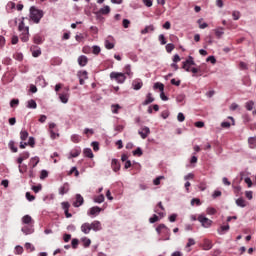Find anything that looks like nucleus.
Returning <instances> with one entry per match:
<instances>
[{"label": "nucleus", "mask_w": 256, "mask_h": 256, "mask_svg": "<svg viewBox=\"0 0 256 256\" xmlns=\"http://www.w3.org/2000/svg\"><path fill=\"white\" fill-rule=\"evenodd\" d=\"M156 232L158 235L162 236L159 241H170L171 240V229L167 227L165 224H160L156 227Z\"/></svg>", "instance_id": "1"}, {"label": "nucleus", "mask_w": 256, "mask_h": 256, "mask_svg": "<svg viewBox=\"0 0 256 256\" xmlns=\"http://www.w3.org/2000/svg\"><path fill=\"white\" fill-rule=\"evenodd\" d=\"M43 15V10H39L35 6L30 7V19L33 23H40L41 19H43Z\"/></svg>", "instance_id": "2"}, {"label": "nucleus", "mask_w": 256, "mask_h": 256, "mask_svg": "<svg viewBox=\"0 0 256 256\" xmlns=\"http://www.w3.org/2000/svg\"><path fill=\"white\" fill-rule=\"evenodd\" d=\"M197 221H199V223H201L202 227H204V229H209L211 228V225H213V220L205 217V214H200L197 218Z\"/></svg>", "instance_id": "3"}, {"label": "nucleus", "mask_w": 256, "mask_h": 256, "mask_svg": "<svg viewBox=\"0 0 256 256\" xmlns=\"http://www.w3.org/2000/svg\"><path fill=\"white\" fill-rule=\"evenodd\" d=\"M110 79H114L115 82H117L119 84H123V83H125L127 76H125V74L121 73V72H111Z\"/></svg>", "instance_id": "4"}, {"label": "nucleus", "mask_w": 256, "mask_h": 256, "mask_svg": "<svg viewBox=\"0 0 256 256\" xmlns=\"http://www.w3.org/2000/svg\"><path fill=\"white\" fill-rule=\"evenodd\" d=\"M192 65H195V60L193 59V56H189L188 59L183 62L182 69H185V71L189 72L191 71Z\"/></svg>", "instance_id": "5"}, {"label": "nucleus", "mask_w": 256, "mask_h": 256, "mask_svg": "<svg viewBox=\"0 0 256 256\" xmlns=\"http://www.w3.org/2000/svg\"><path fill=\"white\" fill-rule=\"evenodd\" d=\"M138 134L140 135L141 139H147V137H149V135H151V129H149V127H147V126H142L138 130Z\"/></svg>", "instance_id": "6"}, {"label": "nucleus", "mask_w": 256, "mask_h": 256, "mask_svg": "<svg viewBox=\"0 0 256 256\" xmlns=\"http://www.w3.org/2000/svg\"><path fill=\"white\" fill-rule=\"evenodd\" d=\"M101 211H103V209H101L99 206H93L87 211V215L88 217H97Z\"/></svg>", "instance_id": "7"}, {"label": "nucleus", "mask_w": 256, "mask_h": 256, "mask_svg": "<svg viewBox=\"0 0 256 256\" xmlns=\"http://www.w3.org/2000/svg\"><path fill=\"white\" fill-rule=\"evenodd\" d=\"M21 231L24 235H33V233H35V228L33 224H26L21 228Z\"/></svg>", "instance_id": "8"}, {"label": "nucleus", "mask_w": 256, "mask_h": 256, "mask_svg": "<svg viewBox=\"0 0 256 256\" xmlns=\"http://www.w3.org/2000/svg\"><path fill=\"white\" fill-rule=\"evenodd\" d=\"M103 229V226L101 225V222L99 220H94L92 223H90V230L97 233L98 231H101Z\"/></svg>", "instance_id": "9"}, {"label": "nucleus", "mask_w": 256, "mask_h": 256, "mask_svg": "<svg viewBox=\"0 0 256 256\" xmlns=\"http://www.w3.org/2000/svg\"><path fill=\"white\" fill-rule=\"evenodd\" d=\"M79 155H81V147L76 146L69 152L68 159H75L76 157H79Z\"/></svg>", "instance_id": "10"}, {"label": "nucleus", "mask_w": 256, "mask_h": 256, "mask_svg": "<svg viewBox=\"0 0 256 256\" xmlns=\"http://www.w3.org/2000/svg\"><path fill=\"white\" fill-rule=\"evenodd\" d=\"M20 34V39L23 41V43H27L29 41V27H26L22 30H19Z\"/></svg>", "instance_id": "11"}, {"label": "nucleus", "mask_w": 256, "mask_h": 256, "mask_svg": "<svg viewBox=\"0 0 256 256\" xmlns=\"http://www.w3.org/2000/svg\"><path fill=\"white\" fill-rule=\"evenodd\" d=\"M203 251H211L213 249V241L205 238L202 243Z\"/></svg>", "instance_id": "12"}, {"label": "nucleus", "mask_w": 256, "mask_h": 256, "mask_svg": "<svg viewBox=\"0 0 256 256\" xmlns=\"http://www.w3.org/2000/svg\"><path fill=\"white\" fill-rule=\"evenodd\" d=\"M111 167H112V171H114V173H118V171L121 170V163H119V160L114 158V159H112Z\"/></svg>", "instance_id": "13"}, {"label": "nucleus", "mask_w": 256, "mask_h": 256, "mask_svg": "<svg viewBox=\"0 0 256 256\" xmlns=\"http://www.w3.org/2000/svg\"><path fill=\"white\" fill-rule=\"evenodd\" d=\"M143 87V81L141 79H135L132 81V88L134 91H139Z\"/></svg>", "instance_id": "14"}, {"label": "nucleus", "mask_w": 256, "mask_h": 256, "mask_svg": "<svg viewBox=\"0 0 256 256\" xmlns=\"http://www.w3.org/2000/svg\"><path fill=\"white\" fill-rule=\"evenodd\" d=\"M80 230L84 233V235H89V233H91V224L89 222L83 223Z\"/></svg>", "instance_id": "15"}, {"label": "nucleus", "mask_w": 256, "mask_h": 256, "mask_svg": "<svg viewBox=\"0 0 256 256\" xmlns=\"http://www.w3.org/2000/svg\"><path fill=\"white\" fill-rule=\"evenodd\" d=\"M85 203L83 196L81 194H76V201L73 202V207H81Z\"/></svg>", "instance_id": "16"}, {"label": "nucleus", "mask_w": 256, "mask_h": 256, "mask_svg": "<svg viewBox=\"0 0 256 256\" xmlns=\"http://www.w3.org/2000/svg\"><path fill=\"white\" fill-rule=\"evenodd\" d=\"M87 63H89V58H87V56L81 55L78 57V65H80V67H85Z\"/></svg>", "instance_id": "17"}, {"label": "nucleus", "mask_w": 256, "mask_h": 256, "mask_svg": "<svg viewBox=\"0 0 256 256\" xmlns=\"http://www.w3.org/2000/svg\"><path fill=\"white\" fill-rule=\"evenodd\" d=\"M59 195H65L69 193V183H64L60 188H59Z\"/></svg>", "instance_id": "18"}, {"label": "nucleus", "mask_w": 256, "mask_h": 256, "mask_svg": "<svg viewBox=\"0 0 256 256\" xmlns=\"http://www.w3.org/2000/svg\"><path fill=\"white\" fill-rule=\"evenodd\" d=\"M39 157L38 156H34L30 159L29 165H30V169H35V167H37V165H39Z\"/></svg>", "instance_id": "19"}, {"label": "nucleus", "mask_w": 256, "mask_h": 256, "mask_svg": "<svg viewBox=\"0 0 256 256\" xmlns=\"http://www.w3.org/2000/svg\"><path fill=\"white\" fill-rule=\"evenodd\" d=\"M153 101H155V98L153 97V94L148 93L146 95L145 101L142 102V105H144V106L150 105V103H153Z\"/></svg>", "instance_id": "20"}, {"label": "nucleus", "mask_w": 256, "mask_h": 256, "mask_svg": "<svg viewBox=\"0 0 256 256\" xmlns=\"http://www.w3.org/2000/svg\"><path fill=\"white\" fill-rule=\"evenodd\" d=\"M23 225H33V218L30 215H25L22 217Z\"/></svg>", "instance_id": "21"}, {"label": "nucleus", "mask_w": 256, "mask_h": 256, "mask_svg": "<svg viewBox=\"0 0 256 256\" xmlns=\"http://www.w3.org/2000/svg\"><path fill=\"white\" fill-rule=\"evenodd\" d=\"M99 13H101V15H109V13H111V7H109V5H105L104 7L100 8Z\"/></svg>", "instance_id": "22"}, {"label": "nucleus", "mask_w": 256, "mask_h": 256, "mask_svg": "<svg viewBox=\"0 0 256 256\" xmlns=\"http://www.w3.org/2000/svg\"><path fill=\"white\" fill-rule=\"evenodd\" d=\"M83 154H84V157H88V159H93L94 157L93 150H91V148H85L83 150Z\"/></svg>", "instance_id": "23"}, {"label": "nucleus", "mask_w": 256, "mask_h": 256, "mask_svg": "<svg viewBox=\"0 0 256 256\" xmlns=\"http://www.w3.org/2000/svg\"><path fill=\"white\" fill-rule=\"evenodd\" d=\"M153 31H155V26H153V25H148V26H146L143 30H141V34H142V35H147V33L153 32Z\"/></svg>", "instance_id": "24"}, {"label": "nucleus", "mask_w": 256, "mask_h": 256, "mask_svg": "<svg viewBox=\"0 0 256 256\" xmlns=\"http://www.w3.org/2000/svg\"><path fill=\"white\" fill-rule=\"evenodd\" d=\"M119 109H121V105L119 104L111 105V112L113 113V115H119Z\"/></svg>", "instance_id": "25"}, {"label": "nucleus", "mask_w": 256, "mask_h": 256, "mask_svg": "<svg viewBox=\"0 0 256 256\" xmlns=\"http://www.w3.org/2000/svg\"><path fill=\"white\" fill-rule=\"evenodd\" d=\"M229 229H230L229 224L221 226L220 229H218V234L225 235V233H227V231H229Z\"/></svg>", "instance_id": "26"}, {"label": "nucleus", "mask_w": 256, "mask_h": 256, "mask_svg": "<svg viewBox=\"0 0 256 256\" xmlns=\"http://www.w3.org/2000/svg\"><path fill=\"white\" fill-rule=\"evenodd\" d=\"M26 107L28 109H37V102H35V100H33V99L28 100Z\"/></svg>", "instance_id": "27"}, {"label": "nucleus", "mask_w": 256, "mask_h": 256, "mask_svg": "<svg viewBox=\"0 0 256 256\" xmlns=\"http://www.w3.org/2000/svg\"><path fill=\"white\" fill-rule=\"evenodd\" d=\"M81 242L83 243V247H85V249H87V247H90L91 245V239L87 237H82Z\"/></svg>", "instance_id": "28"}, {"label": "nucleus", "mask_w": 256, "mask_h": 256, "mask_svg": "<svg viewBox=\"0 0 256 256\" xmlns=\"http://www.w3.org/2000/svg\"><path fill=\"white\" fill-rule=\"evenodd\" d=\"M8 147L12 151V153H17L18 148L15 146V141L10 140L8 143Z\"/></svg>", "instance_id": "29"}, {"label": "nucleus", "mask_w": 256, "mask_h": 256, "mask_svg": "<svg viewBox=\"0 0 256 256\" xmlns=\"http://www.w3.org/2000/svg\"><path fill=\"white\" fill-rule=\"evenodd\" d=\"M215 31V35L218 39H221V37H223V35H225V31L223 30V28H217L214 30Z\"/></svg>", "instance_id": "30"}, {"label": "nucleus", "mask_w": 256, "mask_h": 256, "mask_svg": "<svg viewBox=\"0 0 256 256\" xmlns=\"http://www.w3.org/2000/svg\"><path fill=\"white\" fill-rule=\"evenodd\" d=\"M59 99L61 101V103H68L69 102V95L67 94H59Z\"/></svg>", "instance_id": "31"}, {"label": "nucleus", "mask_w": 256, "mask_h": 256, "mask_svg": "<svg viewBox=\"0 0 256 256\" xmlns=\"http://www.w3.org/2000/svg\"><path fill=\"white\" fill-rule=\"evenodd\" d=\"M105 201V195L100 194L94 198V203H103Z\"/></svg>", "instance_id": "32"}, {"label": "nucleus", "mask_w": 256, "mask_h": 256, "mask_svg": "<svg viewBox=\"0 0 256 256\" xmlns=\"http://www.w3.org/2000/svg\"><path fill=\"white\" fill-rule=\"evenodd\" d=\"M253 107H255V102H253V100L246 102L245 108L247 111H253Z\"/></svg>", "instance_id": "33"}, {"label": "nucleus", "mask_w": 256, "mask_h": 256, "mask_svg": "<svg viewBox=\"0 0 256 256\" xmlns=\"http://www.w3.org/2000/svg\"><path fill=\"white\" fill-rule=\"evenodd\" d=\"M236 205L238 207H242V208L247 207V204L245 203V199H243V198H238L236 200Z\"/></svg>", "instance_id": "34"}, {"label": "nucleus", "mask_w": 256, "mask_h": 256, "mask_svg": "<svg viewBox=\"0 0 256 256\" xmlns=\"http://www.w3.org/2000/svg\"><path fill=\"white\" fill-rule=\"evenodd\" d=\"M27 137H29V132H27L26 130H21L20 132L21 141H27Z\"/></svg>", "instance_id": "35"}, {"label": "nucleus", "mask_w": 256, "mask_h": 256, "mask_svg": "<svg viewBox=\"0 0 256 256\" xmlns=\"http://www.w3.org/2000/svg\"><path fill=\"white\" fill-rule=\"evenodd\" d=\"M248 143L251 149H255L256 147V137H250L248 139Z\"/></svg>", "instance_id": "36"}, {"label": "nucleus", "mask_w": 256, "mask_h": 256, "mask_svg": "<svg viewBox=\"0 0 256 256\" xmlns=\"http://www.w3.org/2000/svg\"><path fill=\"white\" fill-rule=\"evenodd\" d=\"M232 17L234 21H239V19H241V12L234 10L232 12Z\"/></svg>", "instance_id": "37"}, {"label": "nucleus", "mask_w": 256, "mask_h": 256, "mask_svg": "<svg viewBox=\"0 0 256 256\" xmlns=\"http://www.w3.org/2000/svg\"><path fill=\"white\" fill-rule=\"evenodd\" d=\"M203 18L198 19L197 23L199 25L200 29H207V27H209V25L206 22H203Z\"/></svg>", "instance_id": "38"}, {"label": "nucleus", "mask_w": 256, "mask_h": 256, "mask_svg": "<svg viewBox=\"0 0 256 256\" xmlns=\"http://www.w3.org/2000/svg\"><path fill=\"white\" fill-rule=\"evenodd\" d=\"M72 143H80L81 142V136L79 134H73L71 136Z\"/></svg>", "instance_id": "39"}, {"label": "nucleus", "mask_w": 256, "mask_h": 256, "mask_svg": "<svg viewBox=\"0 0 256 256\" xmlns=\"http://www.w3.org/2000/svg\"><path fill=\"white\" fill-rule=\"evenodd\" d=\"M124 75H128V77H133V72L131 71V65H126L125 66V73Z\"/></svg>", "instance_id": "40"}, {"label": "nucleus", "mask_w": 256, "mask_h": 256, "mask_svg": "<svg viewBox=\"0 0 256 256\" xmlns=\"http://www.w3.org/2000/svg\"><path fill=\"white\" fill-rule=\"evenodd\" d=\"M104 45H105L106 49H114V47H115V44L112 43L111 41H109V39H106L104 41Z\"/></svg>", "instance_id": "41"}, {"label": "nucleus", "mask_w": 256, "mask_h": 256, "mask_svg": "<svg viewBox=\"0 0 256 256\" xmlns=\"http://www.w3.org/2000/svg\"><path fill=\"white\" fill-rule=\"evenodd\" d=\"M29 26H25V18H22L19 25H18V31H23V29H27Z\"/></svg>", "instance_id": "42"}, {"label": "nucleus", "mask_w": 256, "mask_h": 256, "mask_svg": "<svg viewBox=\"0 0 256 256\" xmlns=\"http://www.w3.org/2000/svg\"><path fill=\"white\" fill-rule=\"evenodd\" d=\"M158 41H160V45H167V39L165 38V35L160 34L158 36Z\"/></svg>", "instance_id": "43"}, {"label": "nucleus", "mask_w": 256, "mask_h": 256, "mask_svg": "<svg viewBox=\"0 0 256 256\" xmlns=\"http://www.w3.org/2000/svg\"><path fill=\"white\" fill-rule=\"evenodd\" d=\"M154 89H159V91H164V89H165V86L163 85V83H161V82H156L155 84H154Z\"/></svg>", "instance_id": "44"}, {"label": "nucleus", "mask_w": 256, "mask_h": 256, "mask_svg": "<svg viewBox=\"0 0 256 256\" xmlns=\"http://www.w3.org/2000/svg\"><path fill=\"white\" fill-rule=\"evenodd\" d=\"M15 255H23V246L17 245L14 250Z\"/></svg>", "instance_id": "45"}, {"label": "nucleus", "mask_w": 256, "mask_h": 256, "mask_svg": "<svg viewBox=\"0 0 256 256\" xmlns=\"http://www.w3.org/2000/svg\"><path fill=\"white\" fill-rule=\"evenodd\" d=\"M71 246H72V249H77V247H79V239L73 238L71 241Z\"/></svg>", "instance_id": "46"}, {"label": "nucleus", "mask_w": 256, "mask_h": 256, "mask_svg": "<svg viewBox=\"0 0 256 256\" xmlns=\"http://www.w3.org/2000/svg\"><path fill=\"white\" fill-rule=\"evenodd\" d=\"M92 53H93L94 55H99V53H101V47H99V46H97V45H94V46L92 47Z\"/></svg>", "instance_id": "47"}, {"label": "nucleus", "mask_w": 256, "mask_h": 256, "mask_svg": "<svg viewBox=\"0 0 256 256\" xmlns=\"http://www.w3.org/2000/svg\"><path fill=\"white\" fill-rule=\"evenodd\" d=\"M25 249H27V251H30L32 253L33 251H35V246H33V244L29 242H26Z\"/></svg>", "instance_id": "48"}, {"label": "nucleus", "mask_w": 256, "mask_h": 256, "mask_svg": "<svg viewBox=\"0 0 256 256\" xmlns=\"http://www.w3.org/2000/svg\"><path fill=\"white\" fill-rule=\"evenodd\" d=\"M206 213H207V215H215L217 213V210L213 207H208L206 209Z\"/></svg>", "instance_id": "49"}, {"label": "nucleus", "mask_w": 256, "mask_h": 256, "mask_svg": "<svg viewBox=\"0 0 256 256\" xmlns=\"http://www.w3.org/2000/svg\"><path fill=\"white\" fill-rule=\"evenodd\" d=\"M157 221H159V216H157V214H153V216L149 218V223L151 224L157 223Z\"/></svg>", "instance_id": "50"}, {"label": "nucleus", "mask_w": 256, "mask_h": 256, "mask_svg": "<svg viewBox=\"0 0 256 256\" xmlns=\"http://www.w3.org/2000/svg\"><path fill=\"white\" fill-rule=\"evenodd\" d=\"M14 59H15L16 61H23V53H21V52L15 53V54H14Z\"/></svg>", "instance_id": "51"}, {"label": "nucleus", "mask_w": 256, "mask_h": 256, "mask_svg": "<svg viewBox=\"0 0 256 256\" xmlns=\"http://www.w3.org/2000/svg\"><path fill=\"white\" fill-rule=\"evenodd\" d=\"M173 49H175V44H173V43H168V44L166 45V51H167V53H171V52L173 51Z\"/></svg>", "instance_id": "52"}, {"label": "nucleus", "mask_w": 256, "mask_h": 256, "mask_svg": "<svg viewBox=\"0 0 256 256\" xmlns=\"http://www.w3.org/2000/svg\"><path fill=\"white\" fill-rule=\"evenodd\" d=\"M191 205L194 206V205H197V207H199L201 205V199L199 198H193L191 200Z\"/></svg>", "instance_id": "53"}, {"label": "nucleus", "mask_w": 256, "mask_h": 256, "mask_svg": "<svg viewBox=\"0 0 256 256\" xmlns=\"http://www.w3.org/2000/svg\"><path fill=\"white\" fill-rule=\"evenodd\" d=\"M49 177V172L47 170H42L40 173V179H47Z\"/></svg>", "instance_id": "54"}, {"label": "nucleus", "mask_w": 256, "mask_h": 256, "mask_svg": "<svg viewBox=\"0 0 256 256\" xmlns=\"http://www.w3.org/2000/svg\"><path fill=\"white\" fill-rule=\"evenodd\" d=\"M177 120L179 123H183V121H185V114H183V112L178 113Z\"/></svg>", "instance_id": "55"}, {"label": "nucleus", "mask_w": 256, "mask_h": 256, "mask_svg": "<svg viewBox=\"0 0 256 256\" xmlns=\"http://www.w3.org/2000/svg\"><path fill=\"white\" fill-rule=\"evenodd\" d=\"M193 245H195V239L189 238L186 244V249H189V247H193Z\"/></svg>", "instance_id": "56"}, {"label": "nucleus", "mask_w": 256, "mask_h": 256, "mask_svg": "<svg viewBox=\"0 0 256 256\" xmlns=\"http://www.w3.org/2000/svg\"><path fill=\"white\" fill-rule=\"evenodd\" d=\"M30 147H35V138L33 136L29 137L28 142H26Z\"/></svg>", "instance_id": "57"}, {"label": "nucleus", "mask_w": 256, "mask_h": 256, "mask_svg": "<svg viewBox=\"0 0 256 256\" xmlns=\"http://www.w3.org/2000/svg\"><path fill=\"white\" fill-rule=\"evenodd\" d=\"M177 103H183L185 101V94H180L176 97Z\"/></svg>", "instance_id": "58"}, {"label": "nucleus", "mask_w": 256, "mask_h": 256, "mask_svg": "<svg viewBox=\"0 0 256 256\" xmlns=\"http://www.w3.org/2000/svg\"><path fill=\"white\" fill-rule=\"evenodd\" d=\"M133 155H138V157H141V155H143V150L141 147H138L136 150H134Z\"/></svg>", "instance_id": "59"}, {"label": "nucleus", "mask_w": 256, "mask_h": 256, "mask_svg": "<svg viewBox=\"0 0 256 256\" xmlns=\"http://www.w3.org/2000/svg\"><path fill=\"white\" fill-rule=\"evenodd\" d=\"M61 205L64 211H69V207H71V204H69V202H62Z\"/></svg>", "instance_id": "60"}, {"label": "nucleus", "mask_w": 256, "mask_h": 256, "mask_svg": "<svg viewBox=\"0 0 256 256\" xmlns=\"http://www.w3.org/2000/svg\"><path fill=\"white\" fill-rule=\"evenodd\" d=\"M30 155L31 154L29 152L25 151L20 154V157L25 161L26 159H29Z\"/></svg>", "instance_id": "61"}, {"label": "nucleus", "mask_w": 256, "mask_h": 256, "mask_svg": "<svg viewBox=\"0 0 256 256\" xmlns=\"http://www.w3.org/2000/svg\"><path fill=\"white\" fill-rule=\"evenodd\" d=\"M91 147L93 148V151H99V142L97 141L92 142Z\"/></svg>", "instance_id": "62"}, {"label": "nucleus", "mask_w": 256, "mask_h": 256, "mask_svg": "<svg viewBox=\"0 0 256 256\" xmlns=\"http://www.w3.org/2000/svg\"><path fill=\"white\" fill-rule=\"evenodd\" d=\"M198 189H200V191H205V189H207V183L200 182L198 185Z\"/></svg>", "instance_id": "63"}, {"label": "nucleus", "mask_w": 256, "mask_h": 256, "mask_svg": "<svg viewBox=\"0 0 256 256\" xmlns=\"http://www.w3.org/2000/svg\"><path fill=\"white\" fill-rule=\"evenodd\" d=\"M41 55V49H36L32 52L33 57H39Z\"/></svg>", "instance_id": "64"}]
</instances>
